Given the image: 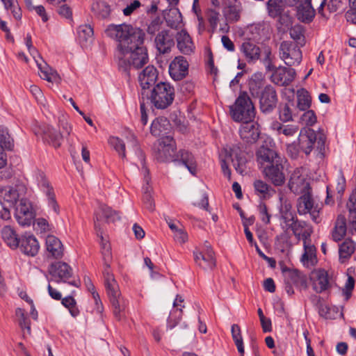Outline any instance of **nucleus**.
Listing matches in <instances>:
<instances>
[{"label":"nucleus","mask_w":356,"mask_h":356,"mask_svg":"<svg viewBox=\"0 0 356 356\" xmlns=\"http://www.w3.org/2000/svg\"><path fill=\"white\" fill-rule=\"evenodd\" d=\"M18 248L24 254L34 257L38 254L40 245L35 237L29 234L22 236Z\"/></svg>","instance_id":"obj_28"},{"label":"nucleus","mask_w":356,"mask_h":356,"mask_svg":"<svg viewBox=\"0 0 356 356\" xmlns=\"http://www.w3.org/2000/svg\"><path fill=\"white\" fill-rule=\"evenodd\" d=\"M0 145L1 148L12 150L14 146L13 140L8 134L7 128L0 126Z\"/></svg>","instance_id":"obj_53"},{"label":"nucleus","mask_w":356,"mask_h":356,"mask_svg":"<svg viewBox=\"0 0 356 356\" xmlns=\"http://www.w3.org/2000/svg\"><path fill=\"white\" fill-rule=\"evenodd\" d=\"M204 61L207 72L216 76L218 70L214 65L213 55L209 47H206L204 49Z\"/></svg>","instance_id":"obj_52"},{"label":"nucleus","mask_w":356,"mask_h":356,"mask_svg":"<svg viewBox=\"0 0 356 356\" xmlns=\"http://www.w3.org/2000/svg\"><path fill=\"white\" fill-rule=\"evenodd\" d=\"M105 33L108 37L119 42H126L129 40L132 43L142 44L144 42L143 31L125 23L108 25L105 30Z\"/></svg>","instance_id":"obj_3"},{"label":"nucleus","mask_w":356,"mask_h":356,"mask_svg":"<svg viewBox=\"0 0 356 356\" xmlns=\"http://www.w3.org/2000/svg\"><path fill=\"white\" fill-rule=\"evenodd\" d=\"M272 34L270 26L264 22L252 24L243 31L241 37L244 42L242 44H263L268 41Z\"/></svg>","instance_id":"obj_6"},{"label":"nucleus","mask_w":356,"mask_h":356,"mask_svg":"<svg viewBox=\"0 0 356 356\" xmlns=\"http://www.w3.org/2000/svg\"><path fill=\"white\" fill-rule=\"evenodd\" d=\"M138 80L143 90V97L147 98L153 105H156V68L154 65H148L139 74Z\"/></svg>","instance_id":"obj_7"},{"label":"nucleus","mask_w":356,"mask_h":356,"mask_svg":"<svg viewBox=\"0 0 356 356\" xmlns=\"http://www.w3.org/2000/svg\"><path fill=\"white\" fill-rule=\"evenodd\" d=\"M279 118L283 122H288L294 120L298 115V109L293 100L289 99L284 104L279 106Z\"/></svg>","instance_id":"obj_31"},{"label":"nucleus","mask_w":356,"mask_h":356,"mask_svg":"<svg viewBox=\"0 0 356 356\" xmlns=\"http://www.w3.org/2000/svg\"><path fill=\"white\" fill-rule=\"evenodd\" d=\"M163 15L167 25L172 29H177L182 21L181 13L177 8L163 10Z\"/></svg>","instance_id":"obj_38"},{"label":"nucleus","mask_w":356,"mask_h":356,"mask_svg":"<svg viewBox=\"0 0 356 356\" xmlns=\"http://www.w3.org/2000/svg\"><path fill=\"white\" fill-rule=\"evenodd\" d=\"M94 32L90 25L83 24L79 26L77 29V38L79 43H92Z\"/></svg>","instance_id":"obj_45"},{"label":"nucleus","mask_w":356,"mask_h":356,"mask_svg":"<svg viewBox=\"0 0 356 356\" xmlns=\"http://www.w3.org/2000/svg\"><path fill=\"white\" fill-rule=\"evenodd\" d=\"M146 105L149 106L152 111H154V107H156V105L154 106L150 102H149V104H147V98L143 97V101L140 102V122L144 126L147 124L148 118Z\"/></svg>","instance_id":"obj_60"},{"label":"nucleus","mask_w":356,"mask_h":356,"mask_svg":"<svg viewBox=\"0 0 356 356\" xmlns=\"http://www.w3.org/2000/svg\"><path fill=\"white\" fill-rule=\"evenodd\" d=\"M296 214L291 211L290 204H285L280 209V227L284 231V234L281 235L283 236L286 234L288 231L291 229L296 221Z\"/></svg>","instance_id":"obj_29"},{"label":"nucleus","mask_w":356,"mask_h":356,"mask_svg":"<svg viewBox=\"0 0 356 356\" xmlns=\"http://www.w3.org/2000/svg\"><path fill=\"white\" fill-rule=\"evenodd\" d=\"M176 145L172 137L162 136L159 139L157 146V162L174 161L176 156Z\"/></svg>","instance_id":"obj_11"},{"label":"nucleus","mask_w":356,"mask_h":356,"mask_svg":"<svg viewBox=\"0 0 356 356\" xmlns=\"http://www.w3.org/2000/svg\"><path fill=\"white\" fill-rule=\"evenodd\" d=\"M175 33L172 31H163L157 35V40L161 44H174Z\"/></svg>","instance_id":"obj_57"},{"label":"nucleus","mask_w":356,"mask_h":356,"mask_svg":"<svg viewBox=\"0 0 356 356\" xmlns=\"http://www.w3.org/2000/svg\"><path fill=\"white\" fill-rule=\"evenodd\" d=\"M312 103V99L309 92L304 88L298 90L297 92V109L300 111H307L309 108Z\"/></svg>","instance_id":"obj_46"},{"label":"nucleus","mask_w":356,"mask_h":356,"mask_svg":"<svg viewBox=\"0 0 356 356\" xmlns=\"http://www.w3.org/2000/svg\"><path fill=\"white\" fill-rule=\"evenodd\" d=\"M280 58L288 66L296 65L302 60V51L298 46H280Z\"/></svg>","instance_id":"obj_20"},{"label":"nucleus","mask_w":356,"mask_h":356,"mask_svg":"<svg viewBox=\"0 0 356 356\" xmlns=\"http://www.w3.org/2000/svg\"><path fill=\"white\" fill-rule=\"evenodd\" d=\"M94 224H95V229L97 232V236L100 238V245H101V250L105 249V248L108 246H111L109 242L104 238L103 236V232L102 230L100 223H99V214L97 213H95V218L94 220Z\"/></svg>","instance_id":"obj_56"},{"label":"nucleus","mask_w":356,"mask_h":356,"mask_svg":"<svg viewBox=\"0 0 356 356\" xmlns=\"http://www.w3.org/2000/svg\"><path fill=\"white\" fill-rule=\"evenodd\" d=\"M284 5L282 0H268L267 2V9L270 17H277L284 12Z\"/></svg>","instance_id":"obj_51"},{"label":"nucleus","mask_w":356,"mask_h":356,"mask_svg":"<svg viewBox=\"0 0 356 356\" xmlns=\"http://www.w3.org/2000/svg\"><path fill=\"white\" fill-rule=\"evenodd\" d=\"M41 134L43 139L54 147L60 146L63 140V135L53 127L49 125H43L40 127Z\"/></svg>","instance_id":"obj_32"},{"label":"nucleus","mask_w":356,"mask_h":356,"mask_svg":"<svg viewBox=\"0 0 356 356\" xmlns=\"http://www.w3.org/2000/svg\"><path fill=\"white\" fill-rule=\"evenodd\" d=\"M1 237L10 248H18L20 238L17 237L15 231L10 226H5L1 229Z\"/></svg>","instance_id":"obj_39"},{"label":"nucleus","mask_w":356,"mask_h":356,"mask_svg":"<svg viewBox=\"0 0 356 356\" xmlns=\"http://www.w3.org/2000/svg\"><path fill=\"white\" fill-rule=\"evenodd\" d=\"M35 177L38 186L45 193L47 197L49 207L53 209L56 214L58 215L60 213L59 206L56 200V195L53 187L50 185L46 175L43 172L38 170L35 172Z\"/></svg>","instance_id":"obj_12"},{"label":"nucleus","mask_w":356,"mask_h":356,"mask_svg":"<svg viewBox=\"0 0 356 356\" xmlns=\"http://www.w3.org/2000/svg\"><path fill=\"white\" fill-rule=\"evenodd\" d=\"M188 63L184 56H177L169 65V74L175 81H180L188 74Z\"/></svg>","instance_id":"obj_21"},{"label":"nucleus","mask_w":356,"mask_h":356,"mask_svg":"<svg viewBox=\"0 0 356 356\" xmlns=\"http://www.w3.org/2000/svg\"><path fill=\"white\" fill-rule=\"evenodd\" d=\"M301 120L306 125L312 126L316 122V116L312 110H308L302 114Z\"/></svg>","instance_id":"obj_64"},{"label":"nucleus","mask_w":356,"mask_h":356,"mask_svg":"<svg viewBox=\"0 0 356 356\" xmlns=\"http://www.w3.org/2000/svg\"><path fill=\"white\" fill-rule=\"evenodd\" d=\"M92 11L97 17L104 19L109 16L111 9L109 6L104 1H96L92 4Z\"/></svg>","instance_id":"obj_50"},{"label":"nucleus","mask_w":356,"mask_h":356,"mask_svg":"<svg viewBox=\"0 0 356 356\" xmlns=\"http://www.w3.org/2000/svg\"><path fill=\"white\" fill-rule=\"evenodd\" d=\"M256 157L257 161L261 170L273 165L275 161H280L284 159L275 150L265 146H261L259 148L256 152Z\"/></svg>","instance_id":"obj_18"},{"label":"nucleus","mask_w":356,"mask_h":356,"mask_svg":"<svg viewBox=\"0 0 356 356\" xmlns=\"http://www.w3.org/2000/svg\"><path fill=\"white\" fill-rule=\"evenodd\" d=\"M272 71H274L271 76L272 81L281 86L289 85L296 76V71L293 68L286 67L275 68L274 66V70Z\"/></svg>","instance_id":"obj_24"},{"label":"nucleus","mask_w":356,"mask_h":356,"mask_svg":"<svg viewBox=\"0 0 356 356\" xmlns=\"http://www.w3.org/2000/svg\"><path fill=\"white\" fill-rule=\"evenodd\" d=\"M307 229H312V227L306 222L296 219L291 229L294 235H298L299 233L304 232Z\"/></svg>","instance_id":"obj_61"},{"label":"nucleus","mask_w":356,"mask_h":356,"mask_svg":"<svg viewBox=\"0 0 356 356\" xmlns=\"http://www.w3.org/2000/svg\"><path fill=\"white\" fill-rule=\"evenodd\" d=\"M99 211H95V213H97L99 214V220H101V215L103 216V217L105 218L106 222H114L116 220H118L120 219V216L118 211L113 210L111 207H108L107 205L101 204L99 207ZM95 217L94 218V219Z\"/></svg>","instance_id":"obj_43"},{"label":"nucleus","mask_w":356,"mask_h":356,"mask_svg":"<svg viewBox=\"0 0 356 356\" xmlns=\"http://www.w3.org/2000/svg\"><path fill=\"white\" fill-rule=\"evenodd\" d=\"M229 113L235 122L251 121L255 117L254 106L246 92L241 93L234 104L229 106Z\"/></svg>","instance_id":"obj_5"},{"label":"nucleus","mask_w":356,"mask_h":356,"mask_svg":"<svg viewBox=\"0 0 356 356\" xmlns=\"http://www.w3.org/2000/svg\"><path fill=\"white\" fill-rule=\"evenodd\" d=\"M223 15L227 22L234 23L239 21L243 6L239 0H222Z\"/></svg>","instance_id":"obj_22"},{"label":"nucleus","mask_w":356,"mask_h":356,"mask_svg":"<svg viewBox=\"0 0 356 356\" xmlns=\"http://www.w3.org/2000/svg\"><path fill=\"white\" fill-rule=\"evenodd\" d=\"M346 207L349 211L348 222L350 229L356 232V188L350 194Z\"/></svg>","instance_id":"obj_41"},{"label":"nucleus","mask_w":356,"mask_h":356,"mask_svg":"<svg viewBox=\"0 0 356 356\" xmlns=\"http://www.w3.org/2000/svg\"><path fill=\"white\" fill-rule=\"evenodd\" d=\"M175 38L177 44H188L193 42L190 35L185 30L177 33Z\"/></svg>","instance_id":"obj_63"},{"label":"nucleus","mask_w":356,"mask_h":356,"mask_svg":"<svg viewBox=\"0 0 356 356\" xmlns=\"http://www.w3.org/2000/svg\"><path fill=\"white\" fill-rule=\"evenodd\" d=\"M300 279V277L298 272H291L289 273L285 286V290L289 295L293 293L291 284H297Z\"/></svg>","instance_id":"obj_58"},{"label":"nucleus","mask_w":356,"mask_h":356,"mask_svg":"<svg viewBox=\"0 0 356 356\" xmlns=\"http://www.w3.org/2000/svg\"><path fill=\"white\" fill-rule=\"evenodd\" d=\"M355 249L353 241L346 239L340 245L339 249V260L341 263L349 259Z\"/></svg>","instance_id":"obj_48"},{"label":"nucleus","mask_w":356,"mask_h":356,"mask_svg":"<svg viewBox=\"0 0 356 356\" xmlns=\"http://www.w3.org/2000/svg\"><path fill=\"white\" fill-rule=\"evenodd\" d=\"M47 250L51 257L55 259L61 258L63 255V245L61 241L53 235L46 238Z\"/></svg>","instance_id":"obj_35"},{"label":"nucleus","mask_w":356,"mask_h":356,"mask_svg":"<svg viewBox=\"0 0 356 356\" xmlns=\"http://www.w3.org/2000/svg\"><path fill=\"white\" fill-rule=\"evenodd\" d=\"M174 162L177 163L179 165H184L193 175H196V161L193 155L189 152L181 149L176 153Z\"/></svg>","instance_id":"obj_30"},{"label":"nucleus","mask_w":356,"mask_h":356,"mask_svg":"<svg viewBox=\"0 0 356 356\" xmlns=\"http://www.w3.org/2000/svg\"><path fill=\"white\" fill-rule=\"evenodd\" d=\"M289 188L296 194H299L311 188L303 175L302 168H297L293 171L290 176Z\"/></svg>","instance_id":"obj_19"},{"label":"nucleus","mask_w":356,"mask_h":356,"mask_svg":"<svg viewBox=\"0 0 356 356\" xmlns=\"http://www.w3.org/2000/svg\"><path fill=\"white\" fill-rule=\"evenodd\" d=\"M175 98L174 87L166 82L157 83V108L164 109L172 104Z\"/></svg>","instance_id":"obj_17"},{"label":"nucleus","mask_w":356,"mask_h":356,"mask_svg":"<svg viewBox=\"0 0 356 356\" xmlns=\"http://www.w3.org/2000/svg\"><path fill=\"white\" fill-rule=\"evenodd\" d=\"M15 216L22 226L31 225L34 220V213L29 200L25 197L15 206Z\"/></svg>","instance_id":"obj_14"},{"label":"nucleus","mask_w":356,"mask_h":356,"mask_svg":"<svg viewBox=\"0 0 356 356\" xmlns=\"http://www.w3.org/2000/svg\"><path fill=\"white\" fill-rule=\"evenodd\" d=\"M181 308H172L167 320V328L172 330L178 325L182 318Z\"/></svg>","instance_id":"obj_54"},{"label":"nucleus","mask_w":356,"mask_h":356,"mask_svg":"<svg viewBox=\"0 0 356 356\" xmlns=\"http://www.w3.org/2000/svg\"><path fill=\"white\" fill-rule=\"evenodd\" d=\"M304 253L301 261L305 265H314L316 261V248L312 244L311 239L303 243Z\"/></svg>","instance_id":"obj_42"},{"label":"nucleus","mask_w":356,"mask_h":356,"mask_svg":"<svg viewBox=\"0 0 356 356\" xmlns=\"http://www.w3.org/2000/svg\"><path fill=\"white\" fill-rule=\"evenodd\" d=\"M49 273L56 282H66L67 280L72 277V269L65 262L58 261L50 265Z\"/></svg>","instance_id":"obj_23"},{"label":"nucleus","mask_w":356,"mask_h":356,"mask_svg":"<svg viewBox=\"0 0 356 356\" xmlns=\"http://www.w3.org/2000/svg\"><path fill=\"white\" fill-rule=\"evenodd\" d=\"M326 136L322 131L316 132L310 128L301 129L298 136L300 149L309 155L313 148L316 147V156L322 159L324 156Z\"/></svg>","instance_id":"obj_4"},{"label":"nucleus","mask_w":356,"mask_h":356,"mask_svg":"<svg viewBox=\"0 0 356 356\" xmlns=\"http://www.w3.org/2000/svg\"><path fill=\"white\" fill-rule=\"evenodd\" d=\"M193 256L195 264L202 269L207 270L215 268L216 261L213 250H209V251L204 253L194 251Z\"/></svg>","instance_id":"obj_26"},{"label":"nucleus","mask_w":356,"mask_h":356,"mask_svg":"<svg viewBox=\"0 0 356 356\" xmlns=\"http://www.w3.org/2000/svg\"><path fill=\"white\" fill-rule=\"evenodd\" d=\"M311 279L313 289L316 293H322L330 286L327 272L324 269L314 270Z\"/></svg>","instance_id":"obj_27"},{"label":"nucleus","mask_w":356,"mask_h":356,"mask_svg":"<svg viewBox=\"0 0 356 356\" xmlns=\"http://www.w3.org/2000/svg\"><path fill=\"white\" fill-rule=\"evenodd\" d=\"M284 159L280 161H275L273 165L262 170L265 177L276 186H282L285 182V175L284 173Z\"/></svg>","instance_id":"obj_15"},{"label":"nucleus","mask_w":356,"mask_h":356,"mask_svg":"<svg viewBox=\"0 0 356 356\" xmlns=\"http://www.w3.org/2000/svg\"><path fill=\"white\" fill-rule=\"evenodd\" d=\"M296 17L303 23L309 24L315 17V10L312 6V0H302L296 6Z\"/></svg>","instance_id":"obj_25"},{"label":"nucleus","mask_w":356,"mask_h":356,"mask_svg":"<svg viewBox=\"0 0 356 356\" xmlns=\"http://www.w3.org/2000/svg\"><path fill=\"white\" fill-rule=\"evenodd\" d=\"M258 97H259V108L263 113H270L276 108L278 98L273 86L266 85Z\"/></svg>","instance_id":"obj_13"},{"label":"nucleus","mask_w":356,"mask_h":356,"mask_svg":"<svg viewBox=\"0 0 356 356\" xmlns=\"http://www.w3.org/2000/svg\"><path fill=\"white\" fill-rule=\"evenodd\" d=\"M346 233V218L339 215L337 219L334 228L332 233V238L334 241H341Z\"/></svg>","instance_id":"obj_44"},{"label":"nucleus","mask_w":356,"mask_h":356,"mask_svg":"<svg viewBox=\"0 0 356 356\" xmlns=\"http://www.w3.org/2000/svg\"><path fill=\"white\" fill-rule=\"evenodd\" d=\"M239 135L243 144L236 143L226 152L236 171L243 175L247 169V145L256 143L260 135L258 124L253 120L244 122L240 127Z\"/></svg>","instance_id":"obj_1"},{"label":"nucleus","mask_w":356,"mask_h":356,"mask_svg":"<svg viewBox=\"0 0 356 356\" xmlns=\"http://www.w3.org/2000/svg\"><path fill=\"white\" fill-rule=\"evenodd\" d=\"M253 186L256 194L260 198L268 199L275 193V191L270 185L261 179L254 181Z\"/></svg>","instance_id":"obj_40"},{"label":"nucleus","mask_w":356,"mask_h":356,"mask_svg":"<svg viewBox=\"0 0 356 356\" xmlns=\"http://www.w3.org/2000/svg\"><path fill=\"white\" fill-rule=\"evenodd\" d=\"M260 218L265 224H269L270 222V214L268 213L267 206L265 203L261 202L258 206Z\"/></svg>","instance_id":"obj_62"},{"label":"nucleus","mask_w":356,"mask_h":356,"mask_svg":"<svg viewBox=\"0 0 356 356\" xmlns=\"http://www.w3.org/2000/svg\"><path fill=\"white\" fill-rule=\"evenodd\" d=\"M62 300V304L70 311V313L73 317H76L79 314V310L76 307V302L72 296L65 297Z\"/></svg>","instance_id":"obj_55"},{"label":"nucleus","mask_w":356,"mask_h":356,"mask_svg":"<svg viewBox=\"0 0 356 356\" xmlns=\"http://www.w3.org/2000/svg\"><path fill=\"white\" fill-rule=\"evenodd\" d=\"M241 51L246 58L250 60L261 59L267 71L274 70V65L270 59L271 51L269 46H241Z\"/></svg>","instance_id":"obj_9"},{"label":"nucleus","mask_w":356,"mask_h":356,"mask_svg":"<svg viewBox=\"0 0 356 356\" xmlns=\"http://www.w3.org/2000/svg\"><path fill=\"white\" fill-rule=\"evenodd\" d=\"M108 142L122 160L127 159L125 143L122 139L117 136H111Z\"/></svg>","instance_id":"obj_49"},{"label":"nucleus","mask_w":356,"mask_h":356,"mask_svg":"<svg viewBox=\"0 0 356 356\" xmlns=\"http://www.w3.org/2000/svg\"><path fill=\"white\" fill-rule=\"evenodd\" d=\"M27 188L23 184L0 187V204L2 207H15L26 195Z\"/></svg>","instance_id":"obj_8"},{"label":"nucleus","mask_w":356,"mask_h":356,"mask_svg":"<svg viewBox=\"0 0 356 356\" xmlns=\"http://www.w3.org/2000/svg\"><path fill=\"white\" fill-rule=\"evenodd\" d=\"M302 195L298 199L297 209L300 215L309 213L312 220L316 223L320 222L319 209L314 205V200L311 193V188L302 193Z\"/></svg>","instance_id":"obj_10"},{"label":"nucleus","mask_w":356,"mask_h":356,"mask_svg":"<svg viewBox=\"0 0 356 356\" xmlns=\"http://www.w3.org/2000/svg\"><path fill=\"white\" fill-rule=\"evenodd\" d=\"M270 129L275 131L277 135L282 134L286 137L293 136L298 131V127L296 125H284L278 121L273 122L270 124Z\"/></svg>","instance_id":"obj_37"},{"label":"nucleus","mask_w":356,"mask_h":356,"mask_svg":"<svg viewBox=\"0 0 356 356\" xmlns=\"http://www.w3.org/2000/svg\"><path fill=\"white\" fill-rule=\"evenodd\" d=\"M149 171L145 169V185L143 187V201L145 207L149 211H154V200L153 197L154 188L149 186L150 179L148 177Z\"/></svg>","instance_id":"obj_34"},{"label":"nucleus","mask_w":356,"mask_h":356,"mask_svg":"<svg viewBox=\"0 0 356 356\" xmlns=\"http://www.w3.org/2000/svg\"><path fill=\"white\" fill-rule=\"evenodd\" d=\"M265 76L262 72L254 73L248 81L249 90L253 97H259L265 86Z\"/></svg>","instance_id":"obj_33"},{"label":"nucleus","mask_w":356,"mask_h":356,"mask_svg":"<svg viewBox=\"0 0 356 356\" xmlns=\"http://www.w3.org/2000/svg\"><path fill=\"white\" fill-rule=\"evenodd\" d=\"M115 57L118 60L119 70L127 76H130L131 67L141 68L148 61L145 46H117Z\"/></svg>","instance_id":"obj_2"},{"label":"nucleus","mask_w":356,"mask_h":356,"mask_svg":"<svg viewBox=\"0 0 356 356\" xmlns=\"http://www.w3.org/2000/svg\"><path fill=\"white\" fill-rule=\"evenodd\" d=\"M207 16L211 31H214L219 22L220 13L213 9H209L207 11Z\"/></svg>","instance_id":"obj_59"},{"label":"nucleus","mask_w":356,"mask_h":356,"mask_svg":"<svg viewBox=\"0 0 356 356\" xmlns=\"http://www.w3.org/2000/svg\"><path fill=\"white\" fill-rule=\"evenodd\" d=\"M33 58L40 71V76L42 79L51 83L56 82L60 79L57 72L51 68L42 58H40V61L37 60L35 56H33Z\"/></svg>","instance_id":"obj_36"},{"label":"nucleus","mask_w":356,"mask_h":356,"mask_svg":"<svg viewBox=\"0 0 356 356\" xmlns=\"http://www.w3.org/2000/svg\"><path fill=\"white\" fill-rule=\"evenodd\" d=\"M110 302L112 306L113 313L118 321L124 317V311L127 307V302L121 296L119 286L106 291Z\"/></svg>","instance_id":"obj_16"},{"label":"nucleus","mask_w":356,"mask_h":356,"mask_svg":"<svg viewBox=\"0 0 356 356\" xmlns=\"http://www.w3.org/2000/svg\"><path fill=\"white\" fill-rule=\"evenodd\" d=\"M103 276L106 290L117 288L118 284L111 269V262H104Z\"/></svg>","instance_id":"obj_47"}]
</instances>
